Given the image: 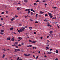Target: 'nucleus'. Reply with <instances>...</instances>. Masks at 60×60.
<instances>
[{"label":"nucleus","mask_w":60,"mask_h":60,"mask_svg":"<svg viewBox=\"0 0 60 60\" xmlns=\"http://www.w3.org/2000/svg\"><path fill=\"white\" fill-rule=\"evenodd\" d=\"M24 44L23 43H22V45H24Z\"/></svg>","instance_id":"55"},{"label":"nucleus","mask_w":60,"mask_h":60,"mask_svg":"<svg viewBox=\"0 0 60 60\" xmlns=\"http://www.w3.org/2000/svg\"><path fill=\"white\" fill-rule=\"evenodd\" d=\"M7 50H10V49H7Z\"/></svg>","instance_id":"63"},{"label":"nucleus","mask_w":60,"mask_h":60,"mask_svg":"<svg viewBox=\"0 0 60 60\" xmlns=\"http://www.w3.org/2000/svg\"><path fill=\"white\" fill-rule=\"evenodd\" d=\"M57 27H58V28H59V26H58V24L57 25Z\"/></svg>","instance_id":"42"},{"label":"nucleus","mask_w":60,"mask_h":60,"mask_svg":"<svg viewBox=\"0 0 60 60\" xmlns=\"http://www.w3.org/2000/svg\"><path fill=\"white\" fill-rule=\"evenodd\" d=\"M49 36H47V38H49Z\"/></svg>","instance_id":"61"},{"label":"nucleus","mask_w":60,"mask_h":60,"mask_svg":"<svg viewBox=\"0 0 60 60\" xmlns=\"http://www.w3.org/2000/svg\"><path fill=\"white\" fill-rule=\"evenodd\" d=\"M44 21H45L46 22H47V21H48V20H46V19H45V20H44Z\"/></svg>","instance_id":"25"},{"label":"nucleus","mask_w":60,"mask_h":60,"mask_svg":"<svg viewBox=\"0 0 60 60\" xmlns=\"http://www.w3.org/2000/svg\"><path fill=\"white\" fill-rule=\"evenodd\" d=\"M30 12H31V11H28V14H29V13H30Z\"/></svg>","instance_id":"41"},{"label":"nucleus","mask_w":60,"mask_h":60,"mask_svg":"<svg viewBox=\"0 0 60 60\" xmlns=\"http://www.w3.org/2000/svg\"><path fill=\"white\" fill-rule=\"evenodd\" d=\"M32 47V45H30L28 46H27V47H29V48H30V47Z\"/></svg>","instance_id":"11"},{"label":"nucleus","mask_w":60,"mask_h":60,"mask_svg":"<svg viewBox=\"0 0 60 60\" xmlns=\"http://www.w3.org/2000/svg\"><path fill=\"white\" fill-rule=\"evenodd\" d=\"M4 30H1V32L2 33H4Z\"/></svg>","instance_id":"21"},{"label":"nucleus","mask_w":60,"mask_h":60,"mask_svg":"<svg viewBox=\"0 0 60 60\" xmlns=\"http://www.w3.org/2000/svg\"><path fill=\"white\" fill-rule=\"evenodd\" d=\"M39 57V56H37L36 58V59H38V58Z\"/></svg>","instance_id":"47"},{"label":"nucleus","mask_w":60,"mask_h":60,"mask_svg":"<svg viewBox=\"0 0 60 60\" xmlns=\"http://www.w3.org/2000/svg\"><path fill=\"white\" fill-rule=\"evenodd\" d=\"M33 48L34 49H36V47H33Z\"/></svg>","instance_id":"20"},{"label":"nucleus","mask_w":60,"mask_h":60,"mask_svg":"<svg viewBox=\"0 0 60 60\" xmlns=\"http://www.w3.org/2000/svg\"><path fill=\"white\" fill-rule=\"evenodd\" d=\"M0 34H1L2 35H4V33H0Z\"/></svg>","instance_id":"57"},{"label":"nucleus","mask_w":60,"mask_h":60,"mask_svg":"<svg viewBox=\"0 0 60 60\" xmlns=\"http://www.w3.org/2000/svg\"><path fill=\"white\" fill-rule=\"evenodd\" d=\"M17 49H15V51H14V52H18V51H17Z\"/></svg>","instance_id":"14"},{"label":"nucleus","mask_w":60,"mask_h":60,"mask_svg":"<svg viewBox=\"0 0 60 60\" xmlns=\"http://www.w3.org/2000/svg\"><path fill=\"white\" fill-rule=\"evenodd\" d=\"M12 46L14 47H15L16 48H18V46H17L16 45H12Z\"/></svg>","instance_id":"4"},{"label":"nucleus","mask_w":60,"mask_h":60,"mask_svg":"<svg viewBox=\"0 0 60 60\" xmlns=\"http://www.w3.org/2000/svg\"><path fill=\"white\" fill-rule=\"evenodd\" d=\"M38 14H36V17H37V16H38Z\"/></svg>","instance_id":"37"},{"label":"nucleus","mask_w":60,"mask_h":60,"mask_svg":"<svg viewBox=\"0 0 60 60\" xmlns=\"http://www.w3.org/2000/svg\"><path fill=\"white\" fill-rule=\"evenodd\" d=\"M55 60H58V58H56Z\"/></svg>","instance_id":"40"},{"label":"nucleus","mask_w":60,"mask_h":60,"mask_svg":"<svg viewBox=\"0 0 60 60\" xmlns=\"http://www.w3.org/2000/svg\"><path fill=\"white\" fill-rule=\"evenodd\" d=\"M35 42H36V41H33L32 42V43H35Z\"/></svg>","instance_id":"7"},{"label":"nucleus","mask_w":60,"mask_h":60,"mask_svg":"<svg viewBox=\"0 0 60 60\" xmlns=\"http://www.w3.org/2000/svg\"><path fill=\"white\" fill-rule=\"evenodd\" d=\"M18 47H20V46H21V45L19 44V45H18Z\"/></svg>","instance_id":"31"},{"label":"nucleus","mask_w":60,"mask_h":60,"mask_svg":"<svg viewBox=\"0 0 60 60\" xmlns=\"http://www.w3.org/2000/svg\"><path fill=\"white\" fill-rule=\"evenodd\" d=\"M19 26H21V24H20L19 25Z\"/></svg>","instance_id":"58"},{"label":"nucleus","mask_w":60,"mask_h":60,"mask_svg":"<svg viewBox=\"0 0 60 60\" xmlns=\"http://www.w3.org/2000/svg\"><path fill=\"white\" fill-rule=\"evenodd\" d=\"M40 14H42L43 13H44V12H42L41 11H40Z\"/></svg>","instance_id":"6"},{"label":"nucleus","mask_w":60,"mask_h":60,"mask_svg":"<svg viewBox=\"0 0 60 60\" xmlns=\"http://www.w3.org/2000/svg\"><path fill=\"white\" fill-rule=\"evenodd\" d=\"M44 57H47V56H46V55H45V56Z\"/></svg>","instance_id":"64"},{"label":"nucleus","mask_w":60,"mask_h":60,"mask_svg":"<svg viewBox=\"0 0 60 60\" xmlns=\"http://www.w3.org/2000/svg\"><path fill=\"white\" fill-rule=\"evenodd\" d=\"M28 34L27 33L25 34H26V35H27Z\"/></svg>","instance_id":"51"},{"label":"nucleus","mask_w":60,"mask_h":60,"mask_svg":"<svg viewBox=\"0 0 60 60\" xmlns=\"http://www.w3.org/2000/svg\"><path fill=\"white\" fill-rule=\"evenodd\" d=\"M29 20H30V21H33V20H32L31 19H30Z\"/></svg>","instance_id":"56"},{"label":"nucleus","mask_w":60,"mask_h":60,"mask_svg":"<svg viewBox=\"0 0 60 60\" xmlns=\"http://www.w3.org/2000/svg\"><path fill=\"white\" fill-rule=\"evenodd\" d=\"M54 19H56V17H53Z\"/></svg>","instance_id":"27"},{"label":"nucleus","mask_w":60,"mask_h":60,"mask_svg":"<svg viewBox=\"0 0 60 60\" xmlns=\"http://www.w3.org/2000/svg\"><path fill=\"white\" fill-rule=\"evenodd\" d=\"M47 41V42H50V41H49V40H48Z\"/></svg>","instance_id":"39"},{"label":"nucleus","mask_w":60,"mask_h":60,"mask_svg":"<svg viewBox=\"0 0 60 60\" xmlns=\"http://www.w3.org/2000/svg\"><path fill=\"white\" fill-rule=\"evenodd\" d=\"M19 16H18L17 15H15V18H17V17H18Z\"/></svg>","instance_id":"23"},{"label":"nucleus","mask_w":60,"mask_h":60,"mask_svg":"<svg viewBox=\"0 0 60 60\" xmlns=\"http://www.w3.org/2000/svg\"><path fill=\"white\" fill-rule=\"evenodd\" d=\"M53 31H51L49 33L50 34H52L53 33Z\"/></svg>","instance_id":"17"},{"label":"nucleus","mask_w":60,"mask_h":60,"mask_svg":"<svg viewBox=\"0 0 60 60\" xmlns=\"http://www.w3.org/2000/svg\"><path fill=\"white\" fill-rule=\"evenodd\" d=\"M46 50H47V49H49L48 47H46Z\"/></svg>","instance_id":"30"},{"label":"nucleus","mask_w":60,"mask_h":60,"mask_svg":"<svg viewBox=\"0 0 60 60\" xmlns=\"http://www.w3.org/2000/svg\"><path fill=\"white\" fill-rule=\"evenodd\" d=\"M31 28H32V27H29V29H31Z\"/></svg>","instance_id":"45"},{"label":"nucleus","mask_w":60,"mask_h":60,"mask_svg":"<svg viewBox=\"0 0 60 60\" xmlns=\"http://www.w3.org/2000/svg\"><path fill=\"white\" fill-rule=\"evenodd\" d=\"M38 23V22H37V21H36L35 22V23Z\"/></svg>","instance_id":"43"},{"label":"nucleus","mask_w":60,"mask_h":60,"mask_svg":"<svg viewBox=\"0 0 60 60\" xmlns=\"http://www.w3.org/2000/svg\"><path fill=\"white\" fill-rule=\"evenodd\" d=\"M20 38H20V37H19L18 38L19 39H20Z\"/></svg>","instance_id":"60"},{"label":"nucleus","mask_w":60,"mask_h":60,"mask_svg":"<svg viewBox=\"0 0 60 60\" xmlns=\"http://www.w3.org/2000/svg\"><path fill=\"white\" fill-rule=\"evenodd\" d=\"M52 8L53 9H56L57 8H56V7H52Z\"/></svg>","instance_id":"8"},{"label":"nucleus","mask_w":60,"mask_h":60,"mask_svg":"<svg viewBox=\"0 0 60 60\" xmlns=\"http://www.w3.org/2000/svg\"><path fill=\"white\" fill-rule=\"evenodd\" d=\"M33 57H34V58H35V56H34V55H33Z\"/></svg>","instance_id":"52"},{"label":"nucleus","mask_w":60,"mask_h":60,"mask_svg":"<svg viewBox=\"0 0 60 60\" xmlns=\"http://www.w3.org/2000/svg\"><path fill=\"white\" fill-rule=\"evenodd\" d=\"M16 50H17V51H20V49H16Z\"/></svg>","instance_id":"19"},{"label":"nucleus","mask_w":60,"mask_h":60,"mask_svg":"<svg viewBox=\"0 0 60 60\" xmlns=\"http://www.w3.org/2000/svg\"><path fill=\"white\" fill-rule=\"evenodd\" d=\"M24 2L25 3H27L28 2V0H25Z\"/></svg>","instance_id":"5"},{"label":"nucleus","mask_w":60,"mask_h":60,"mask_svg":"<svg viewBox=\"0 0 60 60\" xmlns=\"http://www.w3.org/2000/svg\"><path fill=\"white\" fill-rule=\"evenodd\" d=\"M36 3H37L38 2H39V1L38 0L36 1Z\"/></svg>","instance_id":"28"},{"label":"nucleus","mask_w":60,"mask_h":60,"mask_svg":"<svg viewBox=\"0 0 60 60\" xmlns=\"http://www.w3.org/2000/svg\"><path fill=\"white\" fill-rule=\"evenodd\" d=\"M34 5H36V3H34Z\"/></svg>","instance_id":"34"},{"label":"nucleus","mask_w":60,"mask_h":60,"mask_svg":"<svg viewBox=\"0 0 60 60\" xmlns=\"http://www.w3.org/2000/svg\"><path fill=\"white\" fill-rule=\"evenodd\" d=\"M55 52L56 53H58V51L57 50H56V51Z\"/></svg>","instance_id":"15"},{"label":"nucleus","mask_w":60,"mask_h":60,"mask_svg":"<svg viewBox=\"0 0 60 60\" xmlns=\"http://www.w3.org/2000/svg\"><path fill=\"white\" fill-rule=\"evenodd\" d=\"M32 11L33 12H35V11H34V10H33Z\"/></svg>","instance_id":"46"},{"label":"nucleus","mask_w":60,"mask_h":60,"mask_svg":"<svg viewBox=\"0 0 60 60\" xmlns=\"http://www.w3.org/2000/svg\"><path fill=\"white\" fill-rule=\"evenodd\" d=\"M49 25H50V24L49 23H48L47 24V26H49Z\"/></svg>","instance_id":"29"},{"label":"nucleus","mask_w":60,"mask_h":60,"mask_svg":"<svg viewBox=\"0 0 60 60\" xmlns=\"http://www.w3.org/2000/svg\"><path fill=\"white\" fill-rule=\"evenodd\" d=\"M19 57H18V58H17V60H19Z\"/></svg>","instance_id":"32"},{"label":"nucleus","mask_w":60,"mask_h":60,"mask_svg":"<svg viewBox=\"0 0 60 60\" xmlns=\"http://www.w3.org/2000/svg\"><path fill=\"white\" fill-rule=\"evenodd\" d=\"M25 11H29V9H27L26 10H25Z\"/></svg>","instance_id":"10"},{"label":"nucleus","mask_w":60,"mask_h":60,"mask_svg":"<svg viewBox=\"0 0 60 60\" xmlns=\"http://www.w3.org/2000/svg\"><path fill=\"white\" fill-rule=\"evenodd\" d=\"M24 55L25 56H28V55H27V54H24Z\"/></svg>","instance_id":"36"},{"label":"nucleus","mask_w":60,"mask_h":60,"mask_svg":"<svg viewBox=\"0 0 60 60\" xmlns=\"http://www.w3.org/2000/svg\"><path fill=\"white\" fill-rule=\"evenodd\" d=\"M49 15V16L51 18H52V17H53V16L52 15V14L50 13H48Z\"/></svg>","instance_id":"2"},{"label":"nucleus","mask_w":60,"mask_h":60,"mask_svg":"<svg viewBox=\"0 0 60 60\" xmlns=\"http://www.w3.org/2000/svg\"><path fill=\"white\" fill-rule=\"evenodd\" d=\"M52 20H53V19H54L53 17V18H52Z\"/></svg>","instance_id":"50"},{"label":"nucleus","mask_w":60,"mask_h":60,"mask_svg":"<svg viewBox=\"0 0 60 60\" xmlns=\"http://www.w3.org/2000/svg\"><path fill=\"white\" fill-rule=\"evenodd\" d=\"M15 43L16 44H18V42H16Z\"/></svg>","instance_id":"53"},{"label":"nucleus","mask_w":60,"mask_h":60,"mask_svg":"<svg viewBox=\"0 0 60 60\" xmlns=\"http://www.w3.org/2000/svg\"><path fill=\"white\" fill-rule=\"evenodd\" d=\"M14 19L13 18H12V19H11V20L12 21H13V20H14Z\"/></svg>","instance_id":"18"},{"label":"nucleus","mask_w":60,"mask_h":60,"mask_svg":"<svg viewBox=\"0 0 60 60\" xmlns=\"http://www.w3.org/2000/svg\"><path fill=\"white\" fill-rule=\"evenodd\" d=\"M34 34H36V32H34Z\"/></svg>","instance_id":"62"},{"label":"nucleus","mask_w":60,"mask_h":60,"mask_svg":"<svg viewBox=\"0 0 60 60\" xmlns=\"http://www.w3.org/2000/svg\"><path fill=\"white\" fill-rule=\"evenodd\" d=\"M12 32L14 34H16V33H15L13 32Z\"/></svg>","instance_id":"35"},{"label":"nucleus","mask_w":60,"mask_h":60,"mask_svg":"<svg viewBox=\"0 0 60 60\" xmlns=\"http://www.w3.org/2000/svg\"><path fill=\"white\" fill-rule=\"evenodd\" d=\"M27 56H30V54H27Z\"/></svg>","instance_id":"38"},{"label":"nucleus","mask_w":60,"mask_h":60,"mask_svg":"<svg viewBox=\"0 0 60 60\" xmlns=\"http://www.w3.org/2000/svg\"><path fill=\"white\" fill-rule=\"evenodd\" d=\"M48 15L47 14H46L45 15V16H48Z\"/></svg>","instance_id":"49"},{"label":"nucleus","mask_w":60,"mask_h":60,"mask_svg":"<svg viewBox=\"0 0 60 60\" xmlns=\"http://www.w3.org/2000/svg\"><path fill=\"white\" fill-rule=\"evenodd\" d=\"M13 28H11L10 29V30H13Z\"/></svg>","instance_id":"16"},{"label":"nucleus","mask_w":60,"mask_h":60,"mask_svg":"<svg viewBox=\"0 0 60 60\" xmlns=\"http://www.w3.org/2000/svg\"><path fill=\"white\" fill-rule=\"evenodd\" d=\"M29 41L30 42H32V41L31 40H29Z\"/></svg>","instance_id":"24"},{"label":"nucleus","mask_w":60,"mask_h":60,"mask_svg":"<svg viewBox=\"0 0 60 60\" xmlns=\"http://www.w3.org/2000/svg\"><path fill=\"white\" fill-rule=\"evenodd\" d=\"M27 17H30V16H29L27 15L25 17V18H27Z\"/></svg>","instance_id":"9"},{"label":"nucleus","mask_w":60,"mask_h":60,"mask_svg":"<svg viewBox=\"0 0 60 60\" xmlns=\"http://www.w3.org/2000/svg\"><path fill=\"white\" fill-rule=\"evenodd\" d=\"M52 54V52H49L47 53V54L48 55H49L50 54Z\"/></svg>","instance_id":"3"},{"label":"nucleus","mask_w":60,"mask_h":60,"mask_svg":"<svg viewBox=\"0 0 60 60\" xmlns=\"http://www.w3.org/2000/svg\"><path fill=\"white\" fill-rule=\"evenodd\" d=\"M18 7V8H17V10H18V11H19V10H20V8L19 7Z\"/></svg>","instance_id":"12"},{"label":"nucleus","mask_w":60,"mask_h":60,"mask_svg":"<svg viewBox=\"0 0 60 60\" xmlns=\"http://www.w3.org/2000/svg\"><path fill=\"white\" fill-rule=\"evenodd\" d=\"M4 12H3L1 14H4Z\"/></svg>","instance_id":"54"},{"label":"nucleus","mask_w":60,"mask_h":60,"mask_svg":"<svg viewBox=\"0 0 60 60\" xmlns=\"http://www.w3.org/2000/svg\"><path fill=\"white\" fill-rule=\"evenodd\" d=\"M3 50H4V51H6V49H5V48H4L3 49Z\"/></svg>","instance_id":"33"},{"label":"nucleus","mask_w":60,"mask_h":60,"mask_svg":"<svg viewBox=\"0 0 60 60\" xmlns=\"http://www.w3.org/2000/svg\"><path fill=\"white\" fill-rule=\"evenodd\" d=\"M45 6H46V5H47V4L46 3H45Z\"/></svg>","instance_id":"59"},{"label":"nucleus","mask_w":60,"mask_h":60,"mask_svg":"<svg viewBox=\"0 0 60 60\" xmlns=\"http://www.w3.org/2000/svg\"><path fill=\"white\" fill-rule=\"evenodd\" d=\"M25 29H23L22 28L20 29L19 30H18V31L19 33H20L21 32H22V31H24Z\"/></svg>","instance_id":"1"},{"label":"nucleus","mask_w":60,"mask_h":60,"mask_svg":"<svg viewBox=\"0 0 60 60\" xmlns=\"http://www.w3.org/2000/svg\"><path fill=\"white\" fill-rule=\"evenodd\" d=\"M6 13L7 14H8V12L6 11Z\"/></svg>","instance_id":"48"},{"label":"nucleus","mask_w":60,"mask_h":60,"mask_svg":"<svg viewBox=\"0 0 60 60\" xmlns=\"http://www.w3.org/2000/svg\"><path fill=\"white\" fill-rule=\"evenodd\" d=\"M11 40L12 41H14V38H13Z\"/></svg>","instance_id":"22"},{"label":"nucleus","mask_w":60,"mask_h":60,"mask_svg":"<svg viewBox=\"0 0 60 60\" xmlns=\"http://www.w3.org/2000/svg\"><path fill=\"white\" fill-rule=\"evenodd\" d=\"M7 40H10V38H7Z\"/></svg>","instance_id":"26"},{"label":"nucleus","mask_w":60,"mask_h":60,"mask_svg":"<svg viewBox=\"0 0 60 60\" xmlns=\"http://www.w3.org/2000/svg\"><path fill=\"white\" fill-rule=\"evenodd\" d=\"M5 56V54H3L2 56V58H4Z\"/></svg>","instance_id":"13"},{"label":"nucleus","mask_w":60,"mask_h":60,"mask_svg":"<svg viewBox=\"0 0 60 60\" xmlns=\"http://www.w3.org/2000/svg\"><path fill=\"white\" fill-rule=\"evenodd\" d=\"M30 13L31 14V15H33V12H31V13Z\"/></svg>","instance_id":"44"}]
</instances>
